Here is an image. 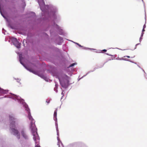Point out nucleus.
<instances>
[{"mask_svg":"<svg viewBox=\"0 0 147 147\" xmlns=\"http://www.w3.org/2000/svg\"><path fill=\"white\" fill-rule=\"evenodd\" d=\"M146 28V26L145 25H144L143 26V28L144 29Z\"/></svg>","mask_w":147,"mask_h":147,"instance_id":"14","label":"nucleus"},{"mask_svg":"<svg viewBox=\"0 0 147 147\" xmlns=\"http://www.w3.org/2000/svg\"><path fill=\"white\" fill-rule=\"evenodd\" d=\"M57 110L56 109L55 110L54 113V119L56 121L57 120Z\"/></svg>","mask_w":147,"mask_h":147,"instance_id":"6","label":"nucleus"},{"mask_svg":"<svg viewBox=\"0 0 147 147\" xmlns=\"http://www.w3.org/2000/svg\"><path fill=\"white\" fill-rule=\"evenodd\" d=\"M0 93L3 94H5V91L0 88Z\"/></svg>","mask_w":147,"mask_h":147,"instance_id":"7","label":"nucleus"},{"mask_svg":"<svg viewBox=\"0 0 147 147\" xmlns=\"http://www.w3.org/2000/svg\"><path fill=\"white\" fill-rule=\"evenodd\" d=\"M77 44L80 47H81V45H80L79 44H78V43H77Z\"/></svg>","mask_w":147,"mask_h":147,"instance_id":"15","label":"nucleus"},{"mask_svg":"<svg viewBox=\"0 0 147 147\" xmlns=\"http://www.w3.org/2000/svg\"><path fill=\"white\" fill-rule=\"evenodd\" d=\"M21 134L23 137L25 139H27L28 138V136L26 134L24 131L23 130H22L21 131Z\"/></svg>","mask_w":147,"mask_h":147,"instance_id":"5","label":"nucleus"},{"mask_svg":"<svg viewBox=\"0 0 147 147\" xmlns=\"http://www.w3.org/2000/svg\"><path fill=\"white\" fill-rule=\"evenodd\" d=\"M28 70H29L31 72H32L34 74H35V73H36L35 71L32 70L28 69Z\"/></svg>","mask_w":147,"mask_h":147,"instance_id":"10","label":"nucleus"},{"mask_svg":"<svg viewBox=\"0 0 147 147\" xmlns=\"http://www.w3.org/2000/svg\"><path fill=\"white\" fill-rule=\"evenodd\" d=\"M76 64V63H73L71 64V65H70L69 66V67H73V66H74Z\"/></svg>","mask_w":147,"mask_h":147,"instance_id":"9","label":"nucleus"},{"mask_svg":"<svg viewBox=\"0 0 147 147\" xmlns=\"http://www.w3.org/2000/svg\"><path fill=\"white\" fill-rule=\"evenodd\" d=\"M28 118L31 121L30 128L31 130V132L33 136V139L35 141V147H40L38 145L39 142V138L37 132V129L35 124V121L31 116L29 111L28 112Z\"/></svg>","mask_w":147,"mask_h":147,"instance_id":"1","label":"nucleus"},{"mask_svg":"<svg viewBox=\"0 0 147 147\" xmlns=\"http://www.w3.org/2000/svg\"><path fill=\"white\" fill-rule=\"evenodd\" d=\"M145 31V30H144V29L143 28V29L142 30V34H141V36L140 38V40H141L142 39V37L143 36V34H144V33H143V32L144 31Z\"/></svg>","mask_w":147,"mask_h":147,"instance_id":"8","label":"nucleus"},{"mask_svg":"<svg viewBox=\"0 0 147 147\" xmlns=\"http://www.w3.org/2000/svg\"><path fill=\"white\" fill-rule=\"evenodd\" d=\"M124 57H127L128 58H130V56H124Z\"/></svg>","mask_w":147,"mask_h":147,"instance_id":"12","label":"nucleus"},{"mask_svg":"<svg viewBox=\"0 0 147 147\" xmlns=\"http://www.w3.org/2000/svg\"><path fill=\"white\" fill-rule=\"evenodd\" d=\"M58 145H59V146H58V147H60V145H59V144H58Z\"/></svg>","mask_w":147,"mask_h":147,"instance_id":"17","label":"nucleus"},{"mask_svg":"<svg viewBox=\"0 0 147 147\" xmlns=\"http://www.w3.org/2000/svg\"><path fill=\"white\" fill-rule=\"evenodd\" d=\"M38 3H39V5H40V2H39V0H38Z\"/></svg>","mask_w":147,"mask_h":147,"instance_id":"16","label":"nucleus"},{"mask_svg":"<svg viewBox=\"0 0 147 147\" xmlns=\"http://www.w3.org/2000/svg\"><path fill=\"white\" fill-rule=\"evenodd\" d=\"M131 57V58H133V57Z\"/></svg>","mask_w":147,"mask_h":147,"instance_id":"18","label":"nucleus"},{"mask_svg":"<svg viewBox=\"0 0 147 147\" xmlns=\"http://www.w3.org/2000/svg\"><path fill=\"white\" fill-rule=\"evenodd\" d=\"M9 118L10 122V127L12 131L11 132L14 135H17V138L18 139H19L20 138V135L19 134L18 131L17 130L14 128L15 127V121H14L15 119L12 115H9Z\"/></svg>","mask_w":147,"mask_h":147,"instance_id":"2","label":"nucleus"},{"mask_svg":"<svg viewBox=\"0 0 147 147\" xmlns=\"http://www.w3.org/2000/svg\"><path fill=\"white\" fill-rule=\"evenodd\" d=\"M102 51L104 52H106L107 50L106 49H104L102 50Z\"/></svg>","mask_w":147,"mask_h":147,"instance_id":"13","label":"nucleus"},{"mask_svg":"<svg viewBox=\"0 0 147 147\" xmlns=\"http://www.w3.org/2000/svg\"><path fill=\"white\" fill-rule=\"evenodd\" d=\"M13 41L14 45L17 48H19L20 47L21 43L18 41L16 38H14L13 40Z\"/></svg>","mask_w":147,"mask_h":147,"instance_id":"4","label":"nucleus"},{"mask_svg":"<svg viewBox=\"0 0 147 147\" xmlns=\"http://www.w3.org/2000/svg\"><path fill=\"white\" fill-rule=\"evenodd\" d=\"M50 102V100L47 99L46 100V102L47 103V104H48Z\"/></svg>","mask_w":147,"mask_h":147,"instance_id":"11","label":"nucleus"},{"mask_svg":"<svg viewBox=\"0 0 147 147\" xmlns=\"http://www.w3.org/2000/svg\"><path fill=\"white\" fill-rule=\"evenodd\" d=\"M69 77L66 75H63L62 77L59 79L61 86L65 88H67L69 84Z\"/></svg>","mask_w":147,"mask_h":147,"instance_id":"3","label":"nucleus"}]
</instances>
